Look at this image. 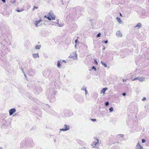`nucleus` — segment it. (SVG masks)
<instances>
[{"label":"nucleus","mask_w":149,"mask_h":149,"mask_svg":"<svg viewBox=\"0 0 149 149\" xmlns=\"http://www.w3.org/2000/svg\"><path fill=\"white\" fill-rule=\"evenodd\" d=\"M94 141L91 144V146L93 148H95V146L98 144L99 143V140L96 138H94Z\"/></svg>","instance_id":"nucleus-1"},{"label":"nucleus","mask_w":149,"mask_h":149,"mask_svg":"<svg viewBox=\"0 0 149 149\" xmlns=\"http://www.w3.org/2000/svg\"><path fill=\"white\" fill-rule=\"evenodd\" d=\"M42 21L41 20H36L35 21L34 24L35 25V26L36 27H37L40 25H41L40 24V23Z\"/></svg>","instance_id":"nucleus-2"},{"label":"nucleus","mask_w":149,"mask_h":149,"mask_svg":"<svg viewBox=\"0 0 149 149\" xmlns=\"http://www.w3.org/2000/svg\"><path fill=\"white\" fill-rule=\"evenodd\" d=\"M49 15L50 17L52 18V20H55V19L56 16L53 14L52 12L50 11L49 13Z\"/></svg>","instance_id":"nucleus-3"},{"label":"nucleus","mask_w":149,"mask_h":149,"mask_svg":"<svg viewBox=\"0 0 149 149\" xmlns=\"http://www.w3.org/2000/svg\"><path fill=\"white\" fill-rule=\"evenodd\" d=\"M9 115H12L16 111V110L15 108H12L10 109L9 111Z\"/></svg>","instance_id":"nucleus-4"},{"label":"nucleus","mask_w":149,"mask_h":149,"mask_svg":"<svg viewBox=\"0 0 149 149\" xmlns=\"http://www.w3.org/2000/svg\"><path fill=\"white\" fill-rule=\"evenodd\" d=\"M73 54L74 55V56H73L71 54L69 56V57L74 60L77 59V54L75 53H73Z\"/></svg>","instance_id":"nucleus-5"},{"label":"nucleus","mask_w":149,"mask_h":149,"mask_svg":"<svg viewBox=\"0 0 149 149\" xmlns=\"http://www.w3.org/2000/svg\"><path fill=\"white\" fill-rule=\"evenodd\" d=\"M69 127L68 125H64V127L62 129H61V131L63 130V131H67L69 129Z\"/></svg>","instance_id":"nucleus-6"},{"label":"nucleus","mask_w":149,"mask_h":149,"mask_svg":"<svg viewBox=\"0 0 149 149\" xmlns=\"http://www.w3.org/2000/svg\"><path fill=\"white\" fill-rule=\"evenodd\" d=\"M55 93H54L53 94L51 95V97L50 99V101L51 102H54L55 100Z\"/></svg>","instance_id":"nucleus-7"},{"label":"nucleus","mask_w":149,"mask_h":149,"mask_svg":"<svg viewBox=\"0 0 149 149\" xmlns=\"http://www.w3.org/2000/svg\"><path fill=\"white\" fill-rule=\"evenodd\" d=\"M143 147L140 144L139 142H138L136 145V149H143Z\"/></svg>","instance_id":"nucleus-8"},{"label":"nucleus","mask_w":149,"mask_h":149,"mask_svg":"<svg viewBox=\"0 0 149 149\" xmlns=\"http://www.w3.org/2000/svg\"><path fill=\"white\" fill-rule=\"evenodd\" d=\"M116 35L118 37H122V34L120 32V31H118L116 33Z\"/></svg>","instance_id":"nucleus-9"},{"label":"nucleus","mask_w":149,"mask_h":149,"mask_svg":"<svg viewBox=\"0 0 149 149\" xmlns=\"http://www.w3.org/2000/svg\"><path fill=\"white\" fill-rule=\"evenodd\" d=\"M142 24L141 23H138L136 25L134 26L135 28H138V29H139L142 26Z\"/></svg>","instance_id":"nucleus-10"},{"label":"nucleus","mask_w":149,"mask_h":149,"mask_svg":"<svg viewBox=\"0 0 149 149\" xmlns=\"http://www.w3.org/2000/svg\"><path fill=\"white\" fill-rule=\"evenodd\" d=\"M32 55L33 57L34 58L39 57V55L38 53H33Z\"/></svg>","instance_id":"nucleus-11"},{"label":"nucleus","mask_w":149,"mask_h":149,"mask_svg":"<svg viewBox=\"0 0 149 149\" xmlns=\"http://www.w3.org/2000/svg\"><path fill=\"white\" fill-rule=\"evenodd\" d=\"M107 88H104L101 91V93H104L106 90L107 89Z\"/></svg>","instance_id":"nucleus-12"},{"label":"nucleus","mask_w":149,"mask_h":149,"mask_svg":"<svg viewBox=\"0 0 149 149\" xmlns=\"http://www.w3.org/2000/svg\"><path fill=\"white\" fill-rule=\"evenodd\" d=\"M116 19L117 21V22H119V23H120V24L122 23V21L120 19V18L117 17Z\"/></svg>","instance_id":"nucleus-13"},{"label":"nucleus","mask_w":149,"mask_h":149,"mask_svg":"<svg viewBox=\"0 0 149 149\" xmlns=\"http://www.w3.org/2000/svg\"><path fill=\"white\" fill-rule=\"evenodd\" d=\"M61 61H58L57 67L58 68H60L61 66Z\"/></svg>","instance_id":"nucleus-14"},{"label":"nucleus","mask_w":149,"mask_h":149,"mask_svg":"<svg viewBox=\"0 0 149 149\" xmlns=\"http://www.w3.org/2000/svg\"><path fill=\"white\" fill-rule=\"evenodd\" d=\"M41 47V46L40 45H37L35 47V49H39Z\"/></svg>","instance_id":"nucleus-15"},{"label":"nucleus","mask_w":149,"mask_h":149,"mask_svg":"<svg viewBox=\"0 0 149 149\" xmlns=\"http://www.w3.org/2000/svg\"><path fill=\"white\" fill-rule=\"evenodd\" d=\"M144 78L141 77H139V79L140 81H144Z\"/></svg>","instance_id":"nucleus-16"},{"label":"nucleus","mask_w":149,"mask_h":149,"mask_svg":"<svg viewBox=\"0 0 149 149\" xmlns=\"http://www.w3.org/2000/svg\"><path fill=\"white\" fill-rule=\"evenodd\" d=\"M56 24H57L58 25V26L59 27H62L63 26V23H61V24H59L58 23H57Z\"/></svg>","instance_id":"nucleus-17"},{"label":"nucleus","mask_w":149,"mask_h":149,"mask_svg":"<svg viewBox=\"0 0 149 149\" xmlns=\"http://www.w3.org/2000/svg\"><path fill=\"white\" fill-rule=\"evenodd\" d=\"M24 10V8H22L20 9H17V11L18 12H21V11H23Z\"/></svg>","instance_id":"nucleus-18"},{"label":"nucleus","mask_w":149,"mask_h":149,"mask_svg":"<svg viewBox=\"0 0 149 149\" xmlns=\"http://www.w3.org/2000/svg\"><path fill=\"white\" fill-rule=\"evenodd\" d=\"M101 63L106 68L107 67V65L106 64L104 63V62H103L102 61H101Z\"/></svg>","instance_id":"nucleus-19"},{"label":"nucleus","mask_w":149,"mask_h":149,"mask_svg":"<svg viewBox=\"0 0 149 149\" xmlns=\"http://www.w3.org/2000/svg\"><path fill=\"white\" fill-rule=\"evenodd\" d=\"M113 107H111V108H110L109 109V112L110 113H111L113 111Z\"/></svg>","instance_id":"nucleus-20"},{"label":"nucleus","mask_w":149,"mask_h":149,"mask_svg":"<svg viewBox=\"0 0 149 149\" xmlns=\"http://www.w3.org/2000/svg\"><path fill=\"white\" fill-rule=\"evenodd\" d=\"M16 2V1L15 0H11L10 1V2L11 3H15Z\"/></svg>","instance_id":"nucleus-21"},{"label":"nucleus","mask_w":149,"mask_h":149,"mask_svg":"<svg viewBox=\"0 0 149 149\" xmlns=\"http://www.w3.org/2000/svg\"><path fill=\"white\" fill-rule=\"evenodd\" d=\"M139 77H137L136 78H134V79H132V81H135V80H138L139 79Z\"/></svg>","instance_id":"nucleus-22"},{"label":"nucleus","mask_w":149,"mask_h":149,"mask_svg":"<svg viewBox=\"0 0 149 149\" xmlns=\"http://www.w3.org/2000/svg\"><path fill=\"white\" fill-rule=\"evenodd\" d=\"M101 34L100 33H99L97 35V37H100Z\"/></svg>","instance_id":"nucleus-23"},{"label":"nucleus","mask_w":149,"mask_h":149,"mask_svg":"<svg viewBox=\"0 0 149 149\" xmlns=\"http://www.w3.org/2000/svg\"><path fill=\"white\" fill-rule=\"evenodd\" d=\"M85 89H86V87H83L81 89V90H83L84 91H85Z\"/></svg>","instance_id":"nucleus-24"},{"label":"nucleus","mask_w":149,"mask_h":149,"mask_svg":"<svg viewBox=\"0 0 149 149\" xmlns=\"http://www.w3.org/2000/svg\"><path fill=\"white\" fill-rule=\"evenodd\" d=\"M92 69L93 70H94L95 71H96L97 70H96V69L94 67V66H93V68H92Z\"/></svg>","instance_id":"nucleus-25"},{"label":"nucleus","mask_w":149,"mask_h":149,"mask_svg":"<svg viewBox=\"0 0 149 149\" xmlns=\"http://www.w3.org/2000/svg\"><path fill=\"white\" fill-rule=\"evenodd\" d=\"M94 60L96 64V65H97V60L95 59H94Z\"/></svg>","instance_id":"nucleus-26"},{"label":"nucleus","mask_w":149,"mask_h":149,"mask_svg":"<svg viewBox=\"0 0 149 149\" xmlns=\"http://www.w3.org/2000/svg\"><path fill=\"white\" fill-rule=\"evenodd\" d=\"M106 105L108 106L109 104V102H107L105 103V104Z\"/></svg>","instance_id":"nucleus-27"},{"label":"nucleus","mask_w":149,"mask_h":149,"mask_svg":"<svg viewBox=\"0 0 149 149\" xmlns=\"http://www.w3.org/2000/svg\"><path fill=\"white\" fill-rule=\"evenodd\" d=\"M146 141L144 139H142V143H143L145 142Z\"/></svg>","instance_id":"nucleus-28"},{"label":"nucleus","mask_w":149,"mask_h":149,"mask_svg":"<svg viewBox=\"0 0 149 149\" xmlns=\"http://www.w3.org/2000/svg\"><path fill=\"white\" fill-rule=\"evenodd\" d=\"M47 18L49 20H51V17H47Z\"/></svg>","instance_id":"nucleus-29"},{"label":"nucleus","mask_w":149,"mask_h":149,"mask_svg":"<svg viewBox=\"0 0 149 149\" xmlns=\"http://www.w3.org/2000/svg\"><path fill=\"white\" fill-rule=\"evenodd\" d=\"M103 42H104L106 44H107L108 43V40H107L105 41H104ZM102 42H103V41Z\"/></svg>","instance_id":"nucleus-30"},{"label":"nucleus","mask_w":149,"mask_h":149,"mask_svg":"<svg viewBox=\"0 0 149 149\" xmlns=\"http://www.w3.org/2000/svg\"><path fill=\"white\" fill-rule=\"evenodd\" d=\"M146 97H143L142 99V101H144V100H146Z\"/></svg>","instance_id":"nucleus-31"},{"label":"nucleus","mask_w":149,"mask_h":149,"mask_svg":"<svg viewBox=\"0 0 149 149\" xmlns=\"http://www.w3.org/2000/svg\"><path fill=\"white\" fill-rule=\"evenodd\" d=\"M85 95H86L88 93V92H87V90L86 89H85Z\"/></svg>","instance_id":"nucleus-32"},{"label":"nucleus","mask_w":149,"mask_h":149,"mask_svg":"<svg viewBox=\"0 0 149 149\" xmlns=\"http://www.w3.org/2000/svg\"><path fill=\"white\" fill-rule=\"evenodd\" d=\"M37 8H38L37 7H36L34 6V7L33 9V10H34L35 9H37Z\"/></svg>","instance_id":"nucleus-33"},{"label":"nucleus","mask_w":149,"mask_h":149,"mask_svg":"<svg viewBox=\"0 0 149 149\" xmlns=\"http://www.w3.org/2000/svg\"><path fill=\"white\" fill-rule=\"evenodd\" d=\"M119 135L120 136V137H123V135L121 134H120Z\"/></svg>","instance_id":"nucleus-34"},{"label":"nucleus","mask_w":149,"mask_h":149,"mask_svg":"<svg viewBox=\"0 0 149 149\" xmlns=\"http://www.w3.org/2000/svg\"><path fill=\"white\" fill-rule=\"evenodd\" d=\"M123 82H125L127 81V80L126 79H123Z\"/></svg>","instance_id":"nucleus-35"},{"label":"nucleus","mask_w":149,"mask_h":149,"mask_svg":"<svg viewBox=\"0 0 149 149\" xmlns=\"http://www.w3.org/2000/svg\"><path fill=\"white\" fill-rule=\"evenodd\" d=\"M56 21H57L56 22H54V24H56L58 23V19Z\"/></svg>","instance_id":"nucleus-36"},{"label":"nucleus","mask_w":149,"mask_h":149,"mask_svg":"<svg viewBox=\"0 0 149 149\" xmlns=\"http://www.w3.org/2000/svg\"><path fill=\"white\" fill-rule=\"evenodd\" d=\"M91 120L92 121H96V119H91Z\"/></svg>","instance_id":"nucleus-37"},{"label":"nucleus","mask_w":149,"mask_h":149,"mask_svg":"<svg viewBox=\"0 0 149 149\" xmlns=\"http://www.w3.org/2000/svg\"><path fill=\"white\" fill-rule=\"evenodd\" d=\"M126 95V94L125 93H124L123 94V96H125Z\"/></svg>","instance_id":"nucleus-38"},{"label":"nucleus","mask_w":149,"mask_h":149,"mask_svg":"<svg viewBox=\"0 0 149 149\" xmlns=\"http://www.w3.org/2000/svg\"><path fill=\"white\" fill-rule=\"evenodd\" d=\"M1 1H3V2H5L6 1L5 0H1Z\"/></svg>","instance_id":"nucleus-39"},{"label":"nucleus","mask_w":149,"mask_h":149,"mask_svg":"<svg viewBox=\"0 0 149 149\" xmlns=\"http://www.w3.org/2000/svg\"><path fill=\"white\" fill-rule=\"evenodd\" d=\"M63 62H64L65 63H66V61H65L64 60H63V61H62Z\"/></svg>","instance_id":"nucleus-40"},{"label":"nucleus","mask_w":149,"mask_h":149,"mask_svg":"<svg viewBox=\"0 0 149 149\" xmlns=\"http://www.w3.org/2000/svg\"><path fill=\"white\" fill-rule=\"evenodd\" d=\"M120 16L121 17H122V15L121 14V13H120Z\"/></svg>","instance_id":"nucleus-41"},{"label":"nucleus","mask_w":149,"mask_h":149,"mask_svg":"<svg viewBox=\"0 0 149 149\" xmlns=\"http://www.w3.org/2000/svg\"><path fill=\"white\" fill-rule=\"evenodd\" d=\"M77 39L76 40H75V42L76 43L77 42Z\"/></svg>","instance_id":"nucleus-42"},{"label":"nucleus","mask_w":149,"mask_h":149,"mask_svg":"<svg viewBox=\"0 0 149 149\" xmlns=\"http://www.w3.org/2000/svg\"><path fill=\"white\" fill-rule=\"evenodd\" d=\"M51 24V25H56V24Z\"/></svg>","instance_id":"nucleus-43"},{"label":"nucleus","mask_w":149,"mask_h":149,"mask_svg":"<svg viewBox=\"0 0 149 149\" xmlns=\"http://www.w3.org/2000/svg\"><path fill=\"white\" fill-rule=\"evenodd\" d=\"M44 17L45 18V17H47H47H46V16L45 15V16Z\"/></svg>","instance_id":"nucleus-44"},{"label":"nucleus","mask_w":149,"mask_h":149,"mask_svg":"<svg viewBox=\"0 0 149 149\" xmlns=\"http://www.w3.org/2000/svg\"><path fill=\"white\" fill-rule=\"evenodd\" d=\"M0 149H3L1 147H0Z\"/></svg>","instance_id":"nucleus-45"},{"label":"nucleus","mask_w":149,"mask_h":149,"mask_svg":"<svg viewBox=\"0 0 149 149\" xmlns=\"http://www.w3.org/2000/svg\"><path fill=\"white\" fill-rule=\"evenodd\" d=\"M76 45H75V48H76Z\"/></svg>","instance_id":"nucleus-46"},{"label":"nucleus","mask_w":149,"mask_h":149,"mask_svg":"<svg viewBox=\"0 0 149 149\" xmlns=\"http://www.w3.org/2000/svg\"><path fill=\"white\" fill-rule=\"evenodd\" d=\"M105 49V48H104L103 49V50H104Z\"/></svg>","instance_id":"nucleus-47"},{"label":"nucleus","mask_w":149,"mask_h":149,"mask_svg":"<svg viewBox=\"0 0 149 149\" xmlns=\"http://www.w3.org/2000/svg\"><path fill=\"white\" fill-rule=\"evenodd\" d=\"M54 141L55 142V141H56L55 140H54Z\"/></svg>","instance_id":"nucleus-48"}]
</instances>
